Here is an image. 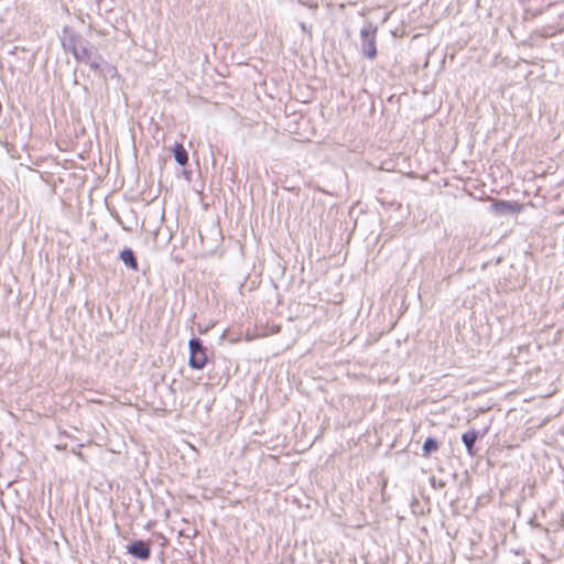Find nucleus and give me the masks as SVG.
Masks as SVG:
<instances>
[{"mask_svg": "<svg viewBox=\"0 0 564 564\" xmlns=\"http://www.w3.org/2000/svg\"><path fill=\"white\" fill-rule=\"evenodd\" d=\"M377 25L371 22L365 23L360 30V48L369 59L377 56Z\"/></svg>", "mask_w": 564, "mask_h": 564, "instance_id": "f257e3e1", "label": "nucleus"}, {"mask_svg": "<svg viewBox=\"0 0 564 564\" xmlns=\"http://www.w3.org/2000/svg\"><path fill=\"white\" fill-rule=\"evenodd\" d=\"M189 360L188 364L193 369H203L207 362L206 349L199 338H192L188 343Z\"/></svg>", "mask_w": 564, "mask_h": 564, "instance_id": "f03ea898", "label": "nucleus"}, {"mask_svg": "<svg viewBox=\"0 0 564 564\" xmlns=\"http://www.w3.org/2000/svg\"><path fill=\"white\" fill-rule=\"evenodd\" d=\"M72 53L77 61L84 62L90 68L97 70L100 66V57L84 45H74Z\"/></svg>", "mask_w": 564, "mask_h": 564, "instance_id": "7ed1b4c3", "label": "nucleus"}, {"mask_svg": "<svg viewBox=\"0 0 564 564\" xmlns=\"http://www.w3.org/2000/svg\"><path fill=\"white\" fill-rule=\"evenodd\" d=\"M491 212L497 215H511L522 210V205L517 202L495 200L490 206Z\"/></svg>", "mask_w": 564, "mask_h": 564, "instance_id": "20e7f679", "label": "nucleus"}, {"mask_svg": "<svg viewBox=\"0 0 564 564\" xmlns=\"http://www.w3.org/2000/svg\"><path fill=\"white\" fill-rule=\"evenodd\" d=\"M128 552L139 560H148L151 554L149 544L142 540H138L130 544L128 546Z\"/></svg>", "mask_w": 564, "mask_h": 564, "instance_id": "39448f33", "label": "nucleus"}, {"mask_svg": "<svg viewBox=\"0 0 564 564\" xmlns=\"http://www.w3.org/2000/svg\"><path fill=\"white\" fill-rule=\"evenodd\" d=\"M477 438H478V432L475 430L468 431V432L464 433L462 436V441H463L464 445L466 446L467 453L470 456L475 455L474 445H475Z\"/></svg>", "mask_w": 564, "mask_h": 564, "instance_id": "423d86ee", "label": "nucleus"}, {"mask_svg": "<svg viewBox=\"0 0 564 564\" xmlns=\"http://www.w3.org/2000/svg\"><path fill=\"white\" fill-rule=\"evenodd\" d=\"M174 159L180 165H186L188 162V154L181 143H175L173 148Z\"/></svg>", "mask_w": 564, "mask_h": 564, "instance_id": "0eeeda50", "label": "nucleus"}, {"mask_svg": "<svg viewBox=\"0 0 564 564\" xmlns=\"http://www.w3.org/2000/svg\"><path fill=\"white\" fill-rule=\"evenodd\" d=\"M120 259L121 261L129 268L137 270L138 269V262L134 257V253L131 249H124L120 252Z\"/></svg>", "mask_w": 564, "mask_h": 564, "instance_id": "6e6552de", "label": "nucleus"}, {"mask_svg": "<svg viewBox=\"0 0 564 564\" xmlns=\"http://www.w3.org/2000/svg\"><path fill=\"white\" fill-rule=\"evenodd\" d=\"M438 448V443L435 438L429 437L423 444V454L424 456L431 455Z\"/></svg>", "mask_w": 564, "mask_h": 564, "instance_id": "1a4fd4ad", "label": "nucleus"}, {"mask_svg": "<svg viewBox=\"0 0 564 564\" xmlns=\"http://www.w3.org/2000/svg\"><path fill=\"white\" fill-rule=\"evenodd\" d=\"M300 28H301V30H302L303 32L307 33V34H308V36H312V32H311V30L306 26V24H305L304 22H301V23H300Z\"/></svg>", "mask_w": 564, "mask_h": 564, "instance_id": "9d476101", "label": "nucleus"}]
</instances>
